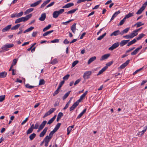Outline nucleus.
Returning a JSON list of instances; mask_svg holds the SVG:
<instances>
[{
  "label": "nucleus",
  "instance_id": "nucleus-22",
  "mask_svg": "<svg viewBox=\"0 0 147 147\" xmlns=\"http://www.w3.org/2000/svg\"><path fill=\"white\" fill-rule=\"evenodd\" d=\"M120 13V12L119 11H118L115 12L112 16V17L111 18L110 21H111L113 20Z\"/></svg>",
  "mask_w": 147,
  "mask_h": 147
},
{
  "label": "nucleus",
  "instance_id": "nucleus-59",
  "mask_svg": "<svg viewBox=\"0 0 147 147\" xmlns=\"http://www.w3.org/2000/svg\"><path fill=\"white\" fill-rule=\"evenodd\" d=\"M55 2H53L51 3H50L46 7L47 8H48L49 7H51L52 6H53Z\"/></svg>",
  "mask_w": 147,
  "mask_h": 147
},
{
  "label": "nucleus",
  "instance_id": "nucleus-56",
  "mask_svg": "<svg viewBox=\"0 0 147 147\" xmlns=\"http://www.w3.org/2000/svg\"><path fill=\"white\" fill-rule=\"evenodd\" d=\"M143 67L139 69L136 70L133 74V75H134L136 74L138 72L142 70L143 69Z\"/></svg>",
  "mask_w": 147,
  "mask_h": 147
},
{
  "label": "nucleus",
  "instance_id": "nucleus-9",
  "mask_svg": "<svg viewBox=\"0 0 147 147\" xmlns=\"http://www.w3.org/2000/svg\"><path fill=\"white\" fill-rule=\"evenodd\" d=\"M55 132L53 130L52 131H51L49 134V136H46V137L45 138V139H48V140H50L51 138L53 137L54 134Z\"/></svg>",
  "mask_w": 147,
  "mask_h": 147
},
{
  "label": "nucleus",
  "instance_id": "nucleus-10",
  "mask_svg": "<svg viewBox=\"0 0 147 147\" xmlns=\"http://www.w3.org/2000/svg\"><path fill=\"white\" fill-rule=\"evenodd\" d=\"M110 54H107L102 56L100 59V61H102L107 59L110 56Z\"/></svg>",
  "mask_w": 147,
  "mask_h": 147
},
{
  "label": "nucleus",
  "instance_id": "nucleus-34",
  "mask_svg": "<svg viewBox=\"0 0 147 147\" xmlns=\"http://www.w3.org/2000/svg\"><path fill=\"white\" fill-rule=\"evenodd\" d=\"M59 16V15L58 14L57 12L56 11H55L53 12V18H57Z\"/></svg>",
  "mask_w": 147,
  "mask_h": 147
},
{
  "label": "nucleus",
  "instance_id": "nucleus-42",
  "mask_svg": "<svg viewBox=\"0 0 147 147\" xmlns=\"http://www.w3.org/2000/svg\"><path fill=\"white\" fill-rule=\"evenodd\" d=\"M50 140H48L47 139H45V138L44 139V141H45V146L47 147L48 146L49 142Z\"/></svg>",
  "mask_w": 147,
  "mask_h": 147
},
{
  "label": "nucleus",
  "instance_id": "nucleus-48",
  "mask_svg": "<svg viewBox=\"0 0 147 147\" xmlns=\"http://www.w3.org/2000/svg\"><path fill=\"white\" fill-rule=\"evenodd\" d=\"M79 61L78 60L74 61L72 63V67H74L78 63Z\"/></svg>",
  "mask_w": 147,
  "mask_h": 147
},
{
  "label": "nucleus",
  "instance_id": "nucleus-40",
  "mask_svg": "<svg viewBox=\"0 0 147 147\" xmlns=\"http://www.w3.org/2000/svg\"><path fill=\"white\" fill-rule=\"evenodd\" d=\"M65 11V10L63 9H61L59 11H56L57 12L58 14L59 15L60 14H62Z\"/></svg>",
  "mask_w": 147,
  "mask_h": 147
},
{
  "label": "nucleus",
  "instance_id": "nucleus-39",
  "mask_svg": "<svg viewBox=\"0 0 147 147\" xmlns=\"http://www.w3.org/2000/svg\"><path fill=\"white\" fill-rule=\"evenodd\" d=\"M134 15V13L132 12V13H129L128 14L126 15L125 16L126 18H128L131 17L133 16Z\"/></svg>",
  "mask_w": 147,
  "mask_h": 147
},
{
  "label": "nucleus",
  "instance_id": "nucleus-43",
  "mask_svg": "<svg viewBox=\"0 0 147 147\" xmlns=\"http://www.w3.org/2000/svg\"><path fill=\"white\" fill-rule=\"evenodd\" d=\"M33 130V129L30 128L26 131V134L28 135L32 133V132Z\"/></svg>",
  "mask_w": 147,
  "mask_h": 147
},
{
  "label": "nucleus",
  "instance_id": "nucleus-3",
  "mask_svg": "<svg viewBox=\"0 0 147 147\" xmlns=\"http://www.w3.org/2000/svg\"><path fill=\"white\" fill-rule=\"evenodd\" d=\"M14 46L13 44H10L3 45L1 47V49L3 50V51H7L8 49L11 48Z\"/></svg>",
  "mask_w": 147,
  "mask_h": 147
},
{
  "label": "nucleus",
  "instance_id": "nucleus-51",
  "mask_svg": "<svg viewBox=\"0 0 147 147\" xmlns=\"http://www.w3.org/2000/svg\"><path fill=\"white\" fill-rule=\"evenodd\" d=\"M59 89H58V88L55 90V91L54 92V93L53 94V96H55V95H56L59 93Z\"/></svg>",
  "mask_w": 147,
  "mask_h": 147
},
{
  "label": "nucleus",
  "instance_id": "nucleus-54",
  "mask_svg": "<svg viewBox=\"0 0 147 147\" xmlns=\"http://www.w3.org/2000/svg\"><path fill=\"white\" fill-rule=\"evenodd\" d=\"M57 59H55L53 60L51 63L53 64H55L57 63Z\"/></svg>",
  "mask_w": 147,
  "mask_h": 147
},
{
  "label": "nucleus",
  "instance_id": "nucleus-57",
  "mask_svg": "<svg viewBox=\"0 0 147 147\" xmlns=\"http://www.w3.org/2000/svg\"><path fill=\"white\" fill-rule=\"evenodd\" d=\"M63 115V114L62 112H60L58 114L57 117L61 118V117Z\"/></svg>",
  "mask_w": 147,
  "mask_h": 147
},
{
  "label": "nucleus",
  "instance_id": "nucleus-61",
  "mask_svg": "<svg viewBox=\"0 0 147 147\" xmlns=\"http://www.w3.org/2000/svg\"><path fill=\"white\" fill-rule=\"evenodd\" d=\"M72 129L69 127H68L67 129V134L68 135L70 133Z\"/></svg>",
  "mask_w": 147,
  "mask_h": 147
},
{
  "label": "nucleus",
  "instance_id": "nucleus-55",
  "mask_svg": "<svg viewBox=\"0 0 147 147\" xmlns=\"http://www.w3.org/2000/svg\"><path fill=\"white\" fill-rule=\"evenodd\" d=\"M123 37L125 38L126 39L131 38V37L130 36V34L129 35H127L125 36H124Z\"/></svg>",
  "mask_w": 147,
  "mask_h": 147
},
{
  "label": "nucleus",
  "instance_id": "nucleus-64",
  "mask_svg": "<svg viewBox=\"0 0 147 147\" xmlns=\"http://www.w3.org/2000/svg\"><path fill=\"white\" fill-rule=\"evenodd\" d=\"M38 33V32L37 31L34 32H33L32 34V36L33 37H35L36 36V35Z\"/></svg>",
  "mask_w": 147,
  "mask_h": 147
},
{
  "label": "nucleus",
  "instance_id": "nucleus-21",
  "mask_svg": "<svg viewBox=\"0 0 147 147\" xmlns=\"http://www.w3.org/2000/svg\"><path fill=\"white\" fill-rule=\"evenodd\" d=\"M7 73L5 71H3L2 72L0 73V78H5L7 75Z\"/></svg>",
  "mask_w": 147,
  "mask_h": 147
},
{
  "label": "nucleus",
  "instance_id": "nucleus-47",
  "mask_svg": "<svg viewBox=\"0 0 147 147\" xmlns=\"http://www.w3.org/2000/svg\"><path fill=\"white\" fill-rule=\"evenodd\" d=\"M64 80H63L59 84V86L58 88V89H60L62 87L63 84H64Z\"/></svg>",
  "mask_w": 147,
  "mask_h": 147
},
{
  "label": "nucleus",
  "instance_id": "nucleus-5",
  "mask_svg": "<svg viewBox=\"0 0 147 147\" xmlns=\"http://www.w3.org/2000/svg\"><path fill=\"white\" fill-rule=\"evenodd\" d=\"M119 45V42H117L113 44L110 47H109L108 49L109 50L113 51L115 49L118 47Z\"/></svg>",
  "mask_w": 147,
  "mask_h": 147
},
{
  "label": "nucleus",
  "instance_id": "nucleus-24",
  "mask_svg": "<svg viewBox=\"0 0 147 147\" xmlns=\"http://www.w3.org/2000/svg\"><path fill=\"white\" fill-rule=\"evenodd\" d=\"M78 9L76 8L75 9H74L72 10H71L69 11H68L67 12H65V13H66L67 14H72L73 13H74L76 11L78 10Z\"/></svg>",
  "mask_w": 147,
  "mask_h": 147
},
{
  "label": "nucleus",
  "instance_id": "nucleus-45",
  "mask_svg": "<svg viewBox=\"0 0 147 147\" xmlns=\"http://www.w3.org/2000/svg\"><path fill=\"white\" fill-rule=\"evenodd\" d=\"M5 98V95H2L0 96V102H2L3 101Z\"/></svg>",
  "mask_w": 147,
  "mask_h": 147
},
{
  "label": "nucleus",
  "instance_id": "nucleus-17",
  "mask_svg": "<svg viewBox=\"0 0 147 147\" xmlns=\"http://www.w3.org/2000/svg\"><path fill=\"white\" fill-rule=\"evenodd\" d=\"M74 5V4L73 3H68L62 7L63 8H68Z\"/></svg>",
  "mask_w": 147,
  "mask_h": 147
},
{
  "label": "nucleus",
  "instance_id": "nucleus-26",
  "mask_svg": "<svg viewBox=\"0 0 147 147\" xmlns=\"http://www.w3.org/2000/svg\"><path fill=\"white\" fill-rule=\"evenodd\" d=\"M136 30H135L133 31L130 34V35L131 37V38H132L134 37L137 36L138 35V34L137 32H136Z\"/></svg>",
  "mask_w": 147,
  "mask_h": 147
},
{
  "label": "nucleus",
  "instance_id": "nucleus-19",
  "mask_svg": "<svg viewBox=\"0 0 147 147\" xmlns=\"http://www.w3.org/2000/svg\"><path fill=\"white\" fill-rule=\"evenodd\" d=\"M78 103L77 102H75L72 106L70 108L69 110L70 111H72L78 105Z\"/></svg>",
  "mask_w": 147,
  "mask_h": 147
},
{
  "label": "nucleus",
  "instance_id": "nucleus-30",
  "mask_svg": "<svg viewBox=\"0 0 147 147\" xmlns=\"http://www.w3.org/2000/svg\"><path fill=\"white\" fill-rule=\"evenodd\" d=\"M129 29V28H127L123 30L121 32V35H123L124 33H127Z\"/></svg>",
  "mask_w": 147,
  "mask_h": 147
},
{
  "label": "nucleus",
  "instance_id": "nucleus-16",
  "mask_svg": "<svg viewBox=\"0 0 147 147\" xmlns=\"http://www.w3.org/2000/svg\"><path fill=\"white\" fill-rule=\"evenodd\" d=\"M129 41V40H124L121 41L119 44H120V46L122 47L124 46V45L126 44Z\"/></svg>",
  "mask_w": 147,
  "mask_h": 147
},
{
  "label": "nucleus",
  "instance_id": "nucleus-2",
  "mask_svg": "<svg viewBox=\"0 0 147 147\" xmlns=\"http://www.w3.org/2000/svg\"><path fill=\"white\" fill-rule=\"evenodd\" d=\"M147 5V1L144 3L142 5V6L138 10L136 13L137 15L141 14L143 11L145 9L146 6Z\"/></svg>",
  "mask_w": 147,
  "mask_h": 147
},
{
  "label": "nucleus",
  "instance_id": "nucleus-62",
  "mask_svg": "<svg viewBox=\"0 0 147 147\" xmlns=\"http://www.w3.org/2000/svg\"><path fill=\"white\" fill-rule=\"evenodd\" d=\"M28 119V117L26 118V119L24 120L21 123V125H23L27 121Z\"/></svg>",
  "mask_w": 147,
  "mask_h": 147
},
{
  "label": "nucleus",
  "instance_id": "nucleus-13",
  "mask_svg": "<svg viewBox=\"0 0 147 147\" xmlns=\"http://www.w3.org/2000/svg\"><path fill=\"white\" fill-rule=\"evenodd\" d=\"M42 1V0H39V1H38L33 3L31 4L30 5V7H35L39 4Z\"/></svg>",
  "mask_w": 147,
  "mask_h": 147
},
{
  "label": "nucleus",
  "instance_id": "nucleus-63",
  "mask_svg": "<svg viewBox=\"0 0 147 147\" xmlns=\"http://www.w3.org/2000/svg\"><path fill=\"white\" fill-rule=\"evenodd\" d=\"M54 121L51 118L50 119L49 121H48L47 123L48 124H50L51 123H52Z\"/></svg>",
  "mask_w": 147,
  "mask_h": 147
},
{
  "label": "nucleus",
  "instance_id": "nucleus-44",
  "mask_svg": "<svg viewBox=\"0 0 147 147\" xmlns=\"http://www.w3.org/2000/svg\"><path fill=\"white\" fill-rule=\"evenodd\" d=\"M25 86L26 88H28L30 89L34 88L35 86H31L29 84H27L25 85Z\"/></svg>",
  "mask_w": 147,
  "mask_h": 147
},
{
  "label": "nucleus",
  "instance_id": "nucleus-31",
  "mask_svg": "<svg viewBox=\"0 0 147 147\" xmlns=\"http://www.w3.org/2000/svg\"><path fill=\"white\" fill-rule=\"evenodd\" d=\"M36 134L33 133L31 134L29 136V138L30 140H32L36 137Z\"/></svg>",
  "mask_w": 147,
  "mask_h": 147
},
{
  "label": "nucleus",
  "instance_id": "nucleus-60",
  "mask_svg": "<svg viewBox=\"0 0 147 147\" xmlns=\"http://www.w3.org/2000/svg\"><path fill=\"white\" fill-rule=\"evenodd\" d=\"M47 4L45 2V1H44V2L41 5L40 7V8H42V7H44Z\"/></svg>",
  "mask_w": 147,
  "mask_h": 147
},
{
  "label": "nucleus",
  "instance_id": "nucleus-23",
  "mask_svg": "<svg viewBox=\"0 0 147 147\" xmlns=\"http://www.w3.org/2000/svg\"><path fill=\"white\" fill-rule=\"evenodd\" d=\"M96 57L95 56L93 57L90 58L88 60V64H90L93 61L96 59Z\"/></svg>",
  "mask_w": 147,
  "mask_h": 147
},
{
  "label": "nucleus",
  "instance_id": "nucleus-36",
  "mask_svg": "<svg viewBox=\"0 0 147 147\" xmlns=\"http://www.w3.org/2000/svg\"><path fill=\"white\" fill-rule=\"evenodd\" d=\"M107 34V33L106 32L105 33L103 34L102 35L100 36L99 37H98L97 39L98 40H100L102 39L104 36H105Z\"/></svg>",
  "mask_w": 147,
  "mask_h": 147
},
{
  "label": "nucleus",
  "instance_id": "nucleus-4",
  "mask_svg": "<svg viewBox=\"0 0 147 147\" xmlns=\"http://www.w3.org/2000/svg\"><path fill=\"white\" fill-rule=\"evenodd\" d=\"M92 73V71H86L84 73L83 76L84 79L85 80L89 79Z\"/></svg>",
  "mask_w": 147,
  "mask_h": 147
},
{
  "label": "nucleus",
  "instance_id": "nucleus-8",
  "mask_svg": "<svg viewBox=\"0 0 147 147\" xmlns=\"http://www.w3.org/2000/svg\"><path fill=\"white\" fill-rule=\"evenodd\" d=\"M142 48V46H140L135 50H134L133 52H131V55H136L137 53Z\"/></svg>",
  "mask_w": 147,
  "mask_h": 147
},
{
  "label": "nucleus",
  "instance_id": "nucleus-50",
  "mask_svg": "<svg viewBox=\"0 0 147 147\" xmlns=\"http://www.w3.org/2000/svg\"><path fill=\"white\" fill-rule=\"evenodd\" d=\"M23 13V11H21L20 13H17V17L18 18L22 16Z\"/></svg>",
  "mask_w": 147,
  "mask_h": 147
},
{
  "label": "nucleus",
  "instance_id": "nucleus-49",
  "mask_svg": "<svg viewBox=\"0 0 147 147\" xmlns=\"http://www.w3.org/2000/svg\"><path fill=\"white\" fill-rule=\"evenodd\" d=\"M56 110V109L54 108H51L48 111L51 114L54 111Z\"/></svg>",
  "mask_w": 147,
  "mask_h": 147
},
{
  "label": "nucleus",
  "instance_id": "nucleus-11",
  "mask_svg": "<svg viewBox=\"0 0 147 147\" xmlns=\"http://www.w3.org/2000/svg\"><path fill=\"white\" fill-rule=\"evenodd\" d=\"M119 35H121V32L119 30H117L114 31L111 34H110V36H117Z\"/></svg>",
  "mask_w": 147,
  "mask_h": 147
},
{
  "label": "nucleus",
  "instance_id": "nucleus-6",
  "mask_svg": "<svg viewBox=\"0 0 147 147\" xmlns=\"http://www.w3.org/2000/svg\"><path fill=\"white\" fill-rule=\"evenodd\" d=\"M130 60H127L125 62L123 63L121 66L118 67L119 69H124L129 63Z\"/></svg>",
  "mask_w": 147,
  "mask_h": 147
},
{
  "label": "nucleus",
  "instance_id": "nucleus-38",
  "mask_svg": "<svg viewBox=\"0 0 147 147\" xmlns=\"http://www.w3.org/2000/svg\"><path fill=\"white\" fill-rule=\"evenodd\" d=\"M45 83V81L43 79H40L39 81V85L40 86L44 85Z\"/></svg>",
  "mask_w": 147,
  "mask_h": 147
},
{
  "label": "nucleus",
  "instance_id": "nucleus-28",
  "mask_svg": "<svg viewBox=\"0 0 147 147\" xmlns=\"http://www.w3.org/2000/svg\"><path fill=\"white\" fill-rule=\"evenodd\" d=\"M71 92V91H69L64 95L62 98L63 100H65Z\"/></svg>",
  "mask_w": 147,
  "mask_h": 147
},
{
  "label": "nucleus",
  "instance_id": "nucleus-14",
  "mask_svg": "<svg viewBox=\"0 0 147 147\" xmlns=\"http://www.w3.org/2000/svg\"><path fill=\"white\" fill-rule=\"evenodd\" d=\"M11 26L12 25L11 24H10L5 27L2 29V32H3L9 31V30L11 28Z\"/></svg>",
  "mask_w": 147,
  "mask_h": 147
},
{
  "label": "nucleus",
  "instance_id": "nucleus-52",
  "mask_svg": "<svg viewBox=\"0 0 147 147\" xmlns=\"http://www.w3.org/2000/svg\"><path fill=\"white\" fill-rule=\"evenodd\" d=\"M59 42V40L58 39H55L54 40H51V43H56Z\"/></svg>",
  "mask_w": 147,
  "mask_h": 147
},
{
  "label": "nucleus",
  "instance_id": "nucleus-46",
  "mask_svg": "<svg viewBox=\"0 0 147 147\" xmlns=\"http://www.w3.org/2000/svg\"><path fill=\"white\" fill-rule=\"evenodd\" d=\"M137 28L141 26L144 25V23H142V22H138L137 23Z\"/></svg>",
  "mask_w": 147,
  "mask_h": 147
},
{
  "label": "nucleus",
  "instance_id": "nucleus-58",
  "mask_svg": "<svg viewBox=\"0 0 147 147\" xmlns=\"http://www.w3.org/2000/svg\"><path fill=\"white\" fill-rule=\"evenodd\" d=\"M81 79H79L77 80L74 83V85H76L77 84H78V83H79V82L81 81Z\"/></svg>",
  "mask_w": 147,
  "mask_h": 147
},
{
  "label": "nucleus",
  "instance_id": "nucleus-32",
  "mask_svg": "<svg viewBox=\"0 0 147 147\" xmlns=\"http://www.w3.org/2000/svg\"><path fill=\"white\" fill-rule=\"evenodd\" d=\"M145 35L143 33H142L140 34L136 38V40H139L141 39L144 36H145Z\"/></svg>",
  "mask_w": 147,
  "mask_h": 147
},
{
  "label": "nucleus",
  "instance_id": "nucleus-20",
  "mask_svg": "<svg viewBox=\"0 0 147 147\" xmlns=\"http://www.w3.org/2000/svg\"><path fill=\"white\" fill-rule=\"evenodd\" d=\"M107 66H105L104 67H103L99 71L98 74H97V76H98L102 73H103V72H104L107 69Z\"/></svg>",
  "mask_w": 147,
  "mask_h": 147
},
{
  "label": "nucleus",
  "instance_id": "nucleus-37",
  "mask_svg": "<svg viewBox=\"0 0 147 147\" xmlns=\"http://www.w3.org/2000/svg\"><path fill=\"white\" fill-rule=\"evenodd\" d=\"M145 129H144L142 131H141L140 132H139V134H138V135H140V133H141V135H143L144 133L146 131V129H147V126H146L145 127Z\"/></svg>",
  "mask_w": 147,
  "mask_h": 147
},
{
  "label": "nucleus",
  "instance_id": "nucleus-41",
  "mask_svg": "<svg viewBox=\"0 0 147 147\" xmlns=\"http://www.w3.org/2000/svg\"><path fill=\"white\" fill-rule=\"evenodd\" d=\"M51 26V24L47 26L46 27L44 28V29H43V32H45L46 30H48L50 28Z\"/></svg>",
  "mask_w": 147,
  "mask_h": 147
},
{
  "label": "nucleus",
  "instance_id": "nucleus-29",
  "mask_svg": "<svg viewBox=\"0 0 147 147\" xmlns=\"http://www.w3.org/2000/svg\"><path fill=\"white\" fill-rule=\"evenodd\" d=\"M136 42V40L135 39H134L133 40H132L130 42H129L127 45V46H129L135 43Z\"/></svg>",
  "mask_w": 147,
  "mask_h": 147
},
{
  "label": "nucleus",
  "instance_id": "nucleus-53",
  "mask_svg": "<svg viewBox=\"0 0 147 147\" xmlns=\"http://www.w3.org/2000/svg\"><path fill=\"white\" fill-rule=\"evenodd\" d=\"M69 76L70 75L69 74H67L63 77V79L64 80H67L69 78Z\"/></svg>",
  "mask_w": 147,
  "mask_h": 147
},
{
  "label": "nucleus",
  "instance_id": "nucleus-15",
  "mask_svg": "<svg viewBox=\"0 0 147 147\" xmlns=\"http://www.w3.org/2000/svg\"><path fill=\"white\" fill-rule=\"evenodd\" d=\"M76 23H74L71 27V29L72 32L74 34H75L76 32Z\"/></svg>",
  "mask_w": 147,
  "mask_h": 147
},
{
  "label": "nucleus",
  "instance_id": "nucleus-12",
  "mask_svg": "<svg viewBox=\"0 0 147 147\" xmlns=\"http://www.w3.org/2000/svg\"><path fill=\"white\" fill-rule=\"evenodd\" d=\"M47 121H44L40 125L38 128V130H41L44 127L45 125L46 124Z\"/></svg>",
  "mask_w": 147,
  "mask_h": 147
},
{
  "label": "nucleus",
  "instance_id": "nucleus-25",
  "mask_svg": "<svg viewBox=\"0 0 147 147\" xmlns=\"http://www.w3.org/2000/svg\"><path fill=\"white\" fill-rule=\"evenodd\" d=\"M61 124V123H58L53 130L55 132H56L60 127Z\"/></svg>",
  "mask_w": 147,
  "mask_h": 147
},
{
  "label": "nucleus",
  "instance_id": "nucleus-35",
  "mask_svg": "<svg viewBox=\"0 0 147 147\" xmlns=\"http://www.w3.org/2000/svg\"><path fill=\"white\" fill-rule=\"evenodd\" d=\"M53 32V30H51V31H48L47 32H46L45 33H44L43 34V36H46L49 35V34L51 33H52Z\"/></svg>",
  "mask_w": 147,
  "mask_h": 147
},
{
  "label": "nucleus",
  "instance_id": "nucleus-18",
  "mask_svg": "<svg viewBox=\"0 0 147 147\" xmlns=\"http://www.w3.org/2000/svg\"><path fill=\"white\" fill-rule=\"evenodd\" d=\"M46 18V14L45 13H42L41 15V16L39 18V20L41 21H44Z\"/></svg>",
  "mask_w": 147,
  "mask_h": 147
},
{
  "label": "nucleus",
  "instance_id": "nucleus-27",
  "mask_svg": "<svg viewBox=\"0 0 147 147\" xmlns=\"http://www.w3.org/2000/svg\"><path fill=\"white\" fill-rule=\"evenodd\" d=\"M20 24H18L17 25H15L14 26L12 27L11 28V30H16L20 26Z\"/></svg>",
  "mask_w": 147,
  "mask_h": 147
},
{
  "label": "nucleus",
  "instance_id": "nucleus-33",
  "mask_svg": "<svg viewBox=\"0 0 147 147\" xmlns=\"http://www.w3.org/2000/svg\"><path fill=\"white\" fill-rule=\"evenodd\" d=\"M34 10V9L32 8H30L28 9H27L25 12L24 13L25 14H27L32 11Z\"/></svg>",
  "mask_w": 147,
  "mask_h": 147
},
{
  "label": "nucleus",
  "instance_id": "nucleus-1",
  "mask_svg": "<svg viewBox=\"0 0 147 147\" xmlns=\"http://www.w3.org/2000/svg\"><path fill=\"white\" fill-rule=\"evenodd\" d=\"M32 16V14H30L26 15L25 17H22L18 18L15 20V24H17L22 22H25L31 18Z\"/></svg>",
  "mask_w": 147,
  "mask_h": 147
},
{
  "label": "nucleus",
  "instance_id": "nucleus-7",
  "mask_svg": "<svg viewBox=\"0 0 147 147\" xmlns=\"http://www.w3.org/2000/svg\"><path fill=\"white\" fill-rule=\"evenodd\" d=\"M48 129V127H46L43 130V131L39 135V137H43L44 136L46 133L47 132Z\"/></svg>",
  "mask_w": 147,
  "mask_h": 147
}]
</instances>
